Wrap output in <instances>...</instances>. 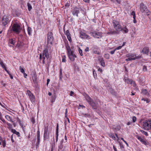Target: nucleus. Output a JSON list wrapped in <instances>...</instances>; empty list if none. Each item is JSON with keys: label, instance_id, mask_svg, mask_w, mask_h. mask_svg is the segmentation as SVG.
Returning <instances> with one entry per match:
<instances>
[{"label": "nucleus", "instance_id": "1", "mask_svg": "<svg viewBox=\"0 0 151 151\" xmlns=\"http://www.w3.org/2000/svg\"><path fill=\"white\" fill-rule=\"evenodd\" d=\"M22 28L17 23H15L13 24L12 28L10 27L9 30H10L12 32H13L16 34H19L21 32Z\"/></svg>", "mask_w": 151, "mask_h": 151}, {"label": "nucleus", "instance_id": "2", "mask_svg": "<svg viewBox=\"0 0 151 151\" xmlns=\"http://www.w3.org/2000/svg\"><path fill=\"white\" fill-rule=\"evenodd\" d=\"M83 96L85 97L86 100L92 107L93 108L96 109L97 106V104L94 102L92 99L88 95L85 93L83 94Z\"/></svg>", "mask_w": 151, "mask_h": 151}, {"label": "nucleus", "instance_id": "3", "mask_svg": "<svg viewBox=\"0 0 151 151\" xmlns=\"http://www.w3.org/2000/svg\"><path fill=\"white\" fill-rule=\"evenodd\" d=\"M49 57V54L47 50L45 49L44 50L42 53L40 55V59H42V62L43 64H45V61L46 59L47 60Z\"/></svg>", "mask_w": 151, "mask_h": 151}, {"label": "nucleus", "instance_id": "4", "mask_svg": "<svg viewBox=\"0 0 151 151\" xmlns=\"http://www.w3.org/2000/svg\"><path fill=\"white\" fill-rule=\"evenodd\" d=\"M140 9L142 13H144L145 14H146L147 16L149 15L150 11L143 3H142L140 4Z\"/></svg>", "mask_w": 151, "mask_h": 151}, {"label": "nucleus", "instance_id": "5", "mask_svg": "<svg viewBox=\"0 0 151 151\" xmlns=\"http://www.w3.org/2000/svg\"><path fill=\"white\" fill-rule=\"evenodd\" d=\"M10 21L9 16L7 15H5L3 16L2 18L1 24L3 26H6V25H8Z\"/></svg>", "mask_w": 151, "mask_h": 151}, {"label": "nucleus", "instance_id": "6", "mask_svg": "<svg viewBox=\"0 0 151 151\" xmlns=\"http://www.w3.org/2000/svg\"><path fill=\"white\" fill-rule=\"evenodd\" d=\"M143 127L146 130L151 129V120H146L143 123Z\"/></svg>", "mask_w": 151, "mask_h": 151}, {"label": "nucleus", "instance_id": "7", "mask_svg": "<svg viewBox=\"0 0 151 151\" xmlns=\"http://www.w3.org/2000/svg\"><path fill=\"white\" fill-rule=\"evenodd\" d=\"M112 23L114 29L116 31L119 33L121 28V26L120 25L119 22L116 20H113Z\"/></svg>", "mask_w": 151, "mask_h": 151}, {"label": "nucleus", "instance_id": "8", "mask_svg": "<svg viewBox=\"0 0 151 151\" xmlns=\"http://www.w3.org/2000/svg\"><path fill=\"white\" fill-rule=\"evenodd\" d=\"M51 133L50 131L48 130L47 127L45 128L44 134V138L45 140H48L49 138V135Z\"/></svg>", "mask_w": 151, "mask_h": 151}, {"label": "nucleus", "instance_id": "9", "mask_svg": "<svg viewBox=\"0 0 151 151\" xmlns=\"http://www.w3.org/2000/svg\"><path fill=\"white\" fill-rule=\"evenodd\" d=\"M126 56L127 57H130L131 58L133 59V60L139 59L141 58V55H139L136 56L135 54L132 53L127 54L126 55Z\"/></svg>", "mask_w": 151, "mask_h": 151}, {"label": "nucleus", "instance_id": "10", "mask_svg": "<svg viewBox=\"0 0 151 151\" xmlns=\"http://www.w3.org/2000/svg\"><path fill=\"white\" fill-rule=\"evenodd\" d=\"M90 33L91 36L96 38H99L102 35L101 33L99 32H91Z\"/></svg>", "mask_w": 151, "mask_h": 151}, {"label": "nucleus", "instance_id": "11", "mask_svg": "<svg viewBox=\"0 0 151 151\" xmlns=\"http://www.w3.org/2000/svg\"><path fill=\"white\" fill-rule=\"evenodd\" d=\"M72 13L73 16H76L78 17V14L80 13L79 9L76 7H74L72 11Z\"/></svg>", "mask_w": 151, "mask_h": 151}, {"label": "nucleus", "instance_id": "12", "mask_svg": "<svg viewBox=\"0 0 151 151\" xmlns=\"http://www.w3.org/2000/svg\"><path fill=\"white\" fill-rule=\"evenodd\" d=\"M27 93L31 102H34L35 101V97L32 93L29 90L27 91Z\"/></svg>", "mask_w": 151, "mask_h": 151}, {"label": "nucleus", "instance_id": "13", "mask_svg": "<svg viewBox=\"0 0 151 151\" xmlns=\"http://www.w3.org/2000/svg\"><path fill=\"white\" fill-rule=\"evenodd\" d=\"M53 40L52 34L51 32H49L47 35V42L48 43L52 44Z\"/></svg>", "mask_w": 151, "mask_h": 151}, {"label": "nucleus", "instance_id": "14", "mask_svg": "<svg viewBox=\"0 0 151 151\" xmlns=\"http://www.w3.org/2000/svg\"><path fill=\"white\" fill-rule=\"evenodd\" d=\"M63 139H62L60 142V143L59 144L58 147V151H64L65 150L64 147H63Z\"/></svg>", "mask_w": 151, "mask_h": 151}, {"label": "nucleus", "instance_id": "15", "mask_svg": "<svg viewBox=\"0 0 151 151\" xmlns=\"http://www.w3.org/2000/svg\"><path fill=\"white\" fill-rule=\"evenodd\" d=\"M80 36L82 38H84L87 39H90L91 37L89 35H87L86 33L83 32L80 33Z\"/></svg>", "mask_w": 151, "mask_h": 151}, {"label": "nucleus", "instance_id": "16", "mask_svg": "<svg viewBox=\"0 0 151 151\" xmlns=\"http://www.w3.org/2000/svg\"><path fill=\"white\" fill-rule=\"evenodd\" d=\"M68 56L70 60L73 61L75 60V58L76 57V55L74 54L73 52L68 54Z\"/></svg>", "mask_w": 151, "mask_h": 151}, {"label": "nucleus", "instance_id": "17", "mask_svg": "<svg viewBox=\"0 0 151 151\" xmlns=\"http://www.w3.org/2000/svg\"><path fill=\"white\" fill-rule=\"evenodd\" d=\"M24 45V43L20 41H18L16 45V47L19 49L22 48Z\"/></svg>", "mask_w": 151, "mask_h": 151}, {"label": "nucleus", "instance_id": "18", "mask_svg": "<svg viewBox=\"0 0 151 151\" xmlns=\"http://www.w3.org/2000/svg\"><path fill=\"white\" fill-rule=\"evenodd\" d=\"M115 135L116 136H115L114 134H109V137L114 140H118L119 139V137L118 135L116 134H115Z\"/></svg>", "mask_w": 151, "mask_h": 151}, {"label": "nucleus", "instance_id": "19", "mask_svg": "<svg viewBox=\"0 0 151 151\" xmlns=\"http://www.w3.org/2000/svg\"><path fill=\"white\" fill-rule=\"evenodd\" d=\"M65 46L68 54L73 52V51L71 50L70 47L68 44H66Z\"/></svg>", "mask_w": 151, "mask_h": 151}, {"label": "nucleus", "instance_id": "20", "mask_svg": "<svg viewBox=\"0 0 151 151\" xmlns=\"http://www.w3.org/2000/svg\"><path fill=\"white\" fill-rule=\"evenodd\" d=\"M141 93L143 95L145 96H148L149 95V93L146 89H142V90Z\"/></svg>", "mask_w": 151, "mask_h": 151}, {"label": "nucleus", "instance_id": "21", "mask_svg": "<svg viewBox=\"0 0 151 151\" xmlns=\"http://www.w3.org/2000/svg\"><path fill=\"white\" fill-rule=\"evenodd\" d=\"M0 141L2 142V145L4 147H5L6 145V142L5 139H3L0 136Z\"/></svg>", "mask_w": 151, "mask_h": 151}, {"label": "nucleus", "instance_id": "22", "mask_svg": "<svg viewBox=\"0 0 151 151\" xmlns=\"http://www.w3.org/2000/svg\"><path fill=\"white\" fill-rule=\"evenodd\" d=\"M120 31H121L122 32L124 33H127L129 31L128 29L126 27V26L122 28H121Z\"/></svg>", "mask_w": 151, "mask_h": 151}, {"label": "nucleus", "instance_id": "23", "mask_svg": "<svg viewBox=\"0 0 151 151\" xmlns=\"http://www.w3.org/2000/svg\"><path fill=\"white\" fill-rule=\"evenodd\" d=\"M142 52L144 54H147L149 52V48L147 47H144L142 50Z\"/></svg>", "mask_w": 151, "mask_h": 151}, {"label": "nucleus", "instance_id": "24", "mask_svg": "<svg viewBox=\"0 0 151 151\" xmlns=\"http://www.w3.org/2000/svg\"><path fill=\"white\" fill-rule=\"evenodd\" d=\"M119 33V32H117L116 31L113 30L110 31L108 33V34H109L116 35Z\"/></svg>", "mask_w": 151, "mask_h": 151}, {"label": "nucleus", "instance_id": "25", "mask_svg": "<svg viewBox=\"0 0 151 151\" xmlns=\"http://www.w3.org/2000/svg\"><path fill=\"white\" fill-rule=\"evenodd\" d=\"M99 60L101 63V65L103 67L105 66V63H104V60L102 58H101Z\"/></svg>", "mask_w": 151, "mask_h": 151}, {"label": "nucleus", "instance_id": "26", "mask_svg": "<svg viewBox=\"0 0 151 151\" xmlns=\"http://www.w3.org/2000/svg\"><path fill=\"white\" fill-rule=\"evenodd\" d=\"M5 118L7 119L8 121L11 122H13V121H12V118L9 116L8 115H6L5 116Z\"/></svg>", "mask_w": 151, "mask_h": 151}, {"label": "nucleus", "instance_id": "27", "mask_svg": "<svg viewBox=\"0 0 151 151\" xmlns=\"http://www.w3.org/2000/svg\"><path fill=\"white\" fill-rule=\"evenodd\" d=\"M11 131L13 133L17 135H18V136H19V132H17L15 129H12Z\"/></svg>", "mask_w": 151, "mask_h": 151}, {"label": "nucleus", "instance_id": "28", "mask_svg": "<svg viewBox=\"0 0 151 151\" xmlns=\"http://www.w3.org/2000/svg\"><path fill=\"white\" fill-rule=\"evenodd\" d=\"M0 119L4 123H6L5 120L3 118L2 114L0 112Z\"/></svg>", "mask_w": 151, "mask_h": 151}, {"label": "nucleus", "instance_id": "29", "mask_svg": "<svg viewBox=\"0 0 151 151\" xmlns=\"http://www.w3.org/2000/svg\"><path fill=\"white\" fill-rule=\"evenodd\" d=\"M28 33L29 35H31L32 34V29L30 27H28L27 28Z\"/></svg>", "mask_w": 151, "mask_h": 151}, {"label": "nucleus", "instance_id": "30", "mask_svg": "<svg viewBox=\"0 0 151 151\" xmlns=\"http://www.w3.org/2000/svg\"><path fill=\"white\" fill-rule=\"evenodd\" d=\"M81 114L83 116H85L86 117H89L90 116V114L88 113L84 114L82 113Z\"/></svg>", "mask_w": 151, "mask_h": 151}, {"label": "nucleus", "instance_id": "31", "mask_svg": "<svg viewBox=\"0 0 151 151\" xmlns=\"http://www.w3.org/2000/svg\"><path fill=\"white\" fill-rule=\"evenodd\" d=\"M6 123L8 126V128L9 129H12V125L10 123H9L8 122H7Z\"/></svg>", "mask_w": 151, "mask_h": 151}, {"label": "nucleus", "instance_id": "32", "mask_svg": "<svg viewBox=\"0 0 151 151\" xmlns=\"http://www.w3.org/2000/svg\"><path fill=\"white\" fill-rule=\"evenodd\" d=\"M27 6L28 7V10L29 11H30L31 9H32V6L31 4L29 3L27 4Z\"/></svg>", "mask_w": 151, "mask_h": 151}, {"label": "nucleus", "instance_id": "33", "mask_svg": "<svg viewBox=\"0 0 151 151\" xmlns=\"http://www.w3.org/2000/svg\"><path fill=\"white\" fill-rule=\"evenodd\" d=\"M10 43L12 45H14L15 43V42L14 40L13 39H11L10 40Z\"/></svg>", "mask_w": 151, "mask_h": 151}, {"label": "nucleus", "instance_id": "34", "mask_svg": "<svg viewBox=\"0 0 151 151\" xmlns=\"http://www.w3.org/2000/svg\"><path fill=\"white\" fill-rule=\"evenodd\" d=\"M19 70L21 73H23L25 72L24 69L23 68H22L21 66H19Z\"/></svg>", "mask_w": 151, "mask_h": 151}, {"label": "nucleus", "instance_id": "35", "mask_svg": "<svg viewBox=\"0 0 151 151\" xmlns=\"http://www.w3.org/2000/svg\"><path fill=\"white\" fill-rule=\"evenodd\" d=\"M56 96H52V99L51 100V102L52 103L54 102L55 100Z\"/></svg>", "mask_w": 151, "mask_h": 151}, {"label": "nucleus", "instance_id": "36", "mask_svg": "<svg viewBox=\"0 0 151 151\" xmlns=\"http://www.w3.org/2000/svg\"><path fill=\"white\" fill-rule=\"evenodd\" d=\"M124 79L125 82L127 83H130L131 82V81H132L131 80H129L127 78H125Z\"/></svg>", "mask_w": 151, "mask_h": 151}, {"label": "nucleus", "instance_id": "37", "mask_svg": "<svg viewBox=\"0 0 151 151\" xmlns=\"http://www.w3.org/2000/svg\"><path fill=\"white\" fill-rule=\"evenodd\" d=\"M137 139L142 142H144L145 141L140 137L138 136L137 137Z\"/></svg>", "mask_w": 151, "mask_h": 151}, {"label": "nucleus", "instance_id": "38", "mask_svg": "<svg viewBox=\"0 0 151 151\" xmlns=\"http://www.w3.org/2000/svg\"><path fill=\"white\" fill-rule=\"evenodd\" d=\"M65 34L67 36H68L70 35L69 32V31L68 30H67L66 31Z\"/></svg>", "mask_w": 151, "mask_h": 151}, {"label": "nucleus", "instance_id": "39", "mask_svg": "<svg viewBox=\"0 0 151 151\" xmlns=\"http://www.w3.org/2000/svg\"><path fill=\"white\" fill-rule=\"evenodd\" d=\"M79 52L81 56H83V55L82 53V51L80 48L79 49Z\"/></svg>", "mask_w": 151, "mask_h": 151}, {"label": "nucleus", "instance_id": "40", "mask_svg": "<svg viewBox=\"0 0 151 151\" xmlns=\"http://www.w3.org/2000/svg\"><path fill=\"white\" fill-rule=\"evenodd\" d=\"M142 133H143L146 136H148V134L147 132H145L144 131H141Z\"/></svg>", "mask_w": 151, "mask_h": 151}, {"label": "nucleus", "instance_id": "41", "mask_svg": "<svg viewBox=\"0 0 151 151\" xmlns=\"http://www.w3.org/2000/svg\"><path fill=\"white\" fill-rule=\"evenodd\" d=\"M67 38L68 40L70 42L72 41L71 38V37L70 35L68 36H67Z\"/></svg>", "mask_w": 151, "mask_h": 151}, {"label": "nucleus", "instance_id": "42", "mask_svg": "<svg viewBox=\"0 0 151 151\" xmlns=\"http://www.w3.org/2000/svg\"><path fill=\"white\" fill-rule=\"evenodd\" d=\"M130 83L131 84H133L134 86H136L135 82L133 81H131V82Z\"/></svg>", "mask_w": 151, "mask_h": 151}, {"label": "nucleus", "instance_id": "43", "mask_svg": "<svg viewBox=\"0 0 151 151\" xmlns=\"http://www.w3.org/2000/svg\"><path fill=\"white\" fill-rule=\"evenodd\" d=\"M132 119L133 122H134L136 121L137 119L135 116H133L132 117Z\"/></svg>", "mask_w": 151, "mask_h": 151}, {"label": "nucleus", "instance_id": "44", "mask_svg": "<svg viewBox=\"0 0 151 151\" xmlns=\"http://www.w3.org/2000/svg\"><path fill=\"white\" fill-rule=\"evenodd\" d=\"M111 1H113L114 3L117 2L118 4H120V1H119L118 0H111Z\"/></svg>", "mask_w": 151, "mask_h": 151}, {"label": "nucleus", "instance_id": "45", "mask_svg": "<svg viewBox=\"0 0 151 151\" xmlns=\"http://www.w3.org/2000/svg\"><path fill=\"white\" fill-rule=\"evenodd\" d=\"M109 54H106L104 55V57L106 59H109Z\"/></svg>", "mask_w": 151, "mask_h": 151}, {"label": "nucleus", "instance_id": "46", "mask_svg": "<svg viewBox=\"0 0 151 151\" xmlns=\"http://www.w3.org/2000/svg\"><path fill=\"white\" fill-rule=\"evenodd\" d=\"M66 61V57L65 56H64L63 57V58L62 59V62H65Z\"/></svg>", "mask_w": 151, "mask_h": 151}, {"label": "nucleus", "instance_id": "47", "mask_svg": "<svg viewBox=\"0 0 151 151\" xmlns=\"http://www.w3.org/2000/svg\"><path fill=\"white\" fill-rule=\"evenodd\" d=\"M131 15L133 16V17H136L135 12L134 11H133L131 13Z\"/></svg>", "mask_w": 151, "mask_h": 151}, {"label": "nucleus", "instance_id": "48", "mask_svg": "<svg viewBox=\"0 0 151 151\" xmlns=\"http://www.w3.org/2000/svg\"><path fill=\"white\" fill-rule=\"evenodd\" d=\"M40 142V137H37V144L38 145Z\"/></svg>", "mask_w": 151, "mask_h": 151}, {"label": "nucleus", "instance_id": "49", "mask_svg": "<svg viewBox=\"0 0 151 151\" xmlns=\"http://www.w3.org/2000/svg\"><path fill=\"white\" fill-rule=\"evenodd\" d=\"M143 70L144 71H145L147 70V68L146 66H144L143 68Z\"/></svg>", "mask_w": 151, "mask_h": 151}, {"label": "nucleus", "instance_id": "50", "mask_svg": "<svg viewBox=\"0 0 151 151\" xmlns=\"http://www.w3.org/2000/svg\"><path fill=\"white\" fill-rule=\"evenodd\" d=\"M128 58L126 59V61H131V60H133V59L131 58H130H130L128 57Z\"/></svg>", "mask_w": 151, "mask_h": 151}, {"label": "nucleus", "instance_id": "51", "mask_svg": "<svg viewBox=\"0 0 151 151\" xmlns=\"http://www.w3.org/2000/svg\"><path fill=\"white\" fill-rule=\"evenodd\" d=\"M142 100H144V101H146L147 103H148L150 101L147 99H142Z\"/></svg>", "mask_w": 151, "mask_h": 151}, {"label": "nucleus", "instance_id": "52", "mask_svg": "<svg viewBox=\"0 0 151 151\" xmlns=\"http://www.w3.org/2000/svg\"><path fill=\"white\" fill-rule=\"evenodd\" d=\"M122 46H118V47H116V48H115V50H120L121 49V48H122Z\"/></svg>", "mask_w": 151, "mask_h": 151}, {"label": "nucleus", "instance_id": "53", "mask_svg": "<svg viewBox=\"0 0 151 151\" xmlns=\"http://www.w3.org/2000/svg\"><path fill=\"white\" fill-rule=\"evenodd\" d=\"M68 113V109H65V117H67V114Z\"/></svg>", "mask_w": 151, "mask_h": 151}, {"label": "nucleus", "instance_id": "54", "mask_svg": "<svg viewBox=\"0 0 151 151\" xmlns=\"http://www.w3.org/2000/svg\"><path fill=\"white\" fill-rule=\"evenodd\" d=\"M56 133H58V124H57V125L56 127Z\"/></svg>", "mask_w": 151, "mask_h": 151}, {"label": "nucleus", "instance_id": "55", "mask_svg": "<svg viewBox=\"0 0 151 151\" xmlns=\"http://www.w3.org/2000/svg\"><path fill=\"white\" fill-rule=\"evenodd\" d=\"M115 51H116V50H115V49L114 50L110 51V54L111 55L114 54Z\"/></svg>", "mask_w": 151, "mask_h": 151}, {"label": "nucleus", "instance_id": "56", "mask_svg": "<svg viewBox=\"0 0 151 151\" xmlns=\"http://www.w3.org/2000/svg\"><path fill=\"white\" fill-rule=\"evenodd\" d=\"M133 18L134 19L133 20V22L134 23H136L137 22L136 20V17H133Z\"/></svg>", "mask_w": 151, "mask_h": 151}, {"label": "nucleus", "instance_id": "57", "mask_svg": "<svg viewBox=\"0 0 151 151\" xmlns=\"http://www.w3.org/2000/svg\"><path fill=\"white\" fill-rule=\"evenodd\" d=\"M98 71L100 72L101 73H102V70L100 68H98Z\"/></svg>", "mask_w": 151, "mask_h": 151}, {"label": "nucleus", "instance_id": "58", "mask_svg": "<svg viewBox=\"0 0 151 151\" xmlns=\"http://www.w3.org/2000/svg\"><path fill=\"white\" fill-rule=\"evenodd\" d=\"M37 137H40V132L39 130L37 132Z\"/></svg>", "mask_w": 151, "mask_h": 151}, {"label": "nucleus", "instance_id": "59", "mask_svg": "<svg viewBox=\"0 0 151 151\" xmlns=\"http://www.w3.org/2000/svg\"><path fill=\"white\" fill-rule=\"evenodd\" d=\"M62 75V68H60V76H61Z\"/></svg>", "mask_w": 151, "mask_h": 151}, {"label": "nucleus", "instance_id": "60", "mask_svg": "<svg viewBox=\"0 0 151 151\" xmlns=\"http://www.w3.org/2000/svg\"><path fill=\"white\" fill-rule=\"evenodd\" d=\"M79 106L80 107H81L82 108H85V107L84 106H83V105H80V104H79Z\"/></svg>", "mask_w": 151, "mask_h": 151}, {"label": "nucleus", "instance_id": "61", "mask_svg": "<svg viewBox=\"0 0 151 151\" xmlns=\"http://www.w3.org/2000/svg\"><path fill=\"white\" fill-rule=\"evenodd\" d=\"M85 50L86 52H87L88 51L89 48L88 47H86V48L85 49Z\"/></svg>", "mask_w": 151, "mask_h": 151}, {"label": "nucleus", "instance_id": "62", "mask_svg": "<svg viewBox=\"0 0 151 151\" xmlns=\"http://www.w3.org/2000/svg\"><path fill=\"white\" fill-rule=\"evenodd\" d=\"M1 65V67L4 68L6 67V66H5V65L3 63Z\"/></svg>", "mask_w": 151, "mask_h": 151}, {"label": "nucleus", "instance_id": "63", "mask_svg": "<svg viewBox=\"0 0 151 151\" xmlns=\"http://www.w3.org/2000/svg\"><path fill=\"white\" fill-rule=\"evenodd\" d=\"M1 65V67L4 68L6 67V66H5V65L3 63Z\"/></svg>", "mask_w": 151, "mask_h": 151}, {"label": "nucleus", "instance_id": "64", "mask_svg": "<svg viewBox=\"0 0 151 151\" xmlns=\"http://www.w3.org/2000/svg\"><path fill=\"white\" fill-rule=\"evenodd\" d=\"M75 69L77 70L78 71L79 70V68L78 66H76L75 67Z\"/></svg>", "mask_w": 151, "mask_h": 151}]
</instances>
